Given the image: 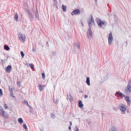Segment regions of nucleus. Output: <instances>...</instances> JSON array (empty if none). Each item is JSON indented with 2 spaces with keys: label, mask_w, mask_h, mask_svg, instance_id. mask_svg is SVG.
Returning a JSON list of instances; mask_svg holds the SVG:
<instances>
[{
  "label": "nucleus",
  "mask_w": 131,
  "mask_h": 131,
  "mask_svg": "<svg viewBox=\"0 0 131 131\" xmlns=\"http://www.w3.org/2000/svg\"><path fill=\"white\" fill-rule=\"evenodd\" d=\"M97 22L99 26L100 27H102V25H104L105 23H106L105 21L104 22L100 19H97Z\"/></svg>",
  "instance_id": "obj_1"
},
{
  "label": "nucleus",
  "mask_w": 131,
  "mask_h": 131,
  "mask_svg": "<svg viewBox=\"0 0 131 131\" xmlns=\"http://www.w3.org/2000/svg\"><path fill=\"white\" fill-rule=\"evenodd\" d=\"M113 37L112 33L111 32L109 34L108 37V43L109 45H110L111 44L112 41L113 40Z\"/></svg>",
  "instance_id": "obj_2"
},
{
  "label": "nucleus",
  "mask_w": 131,
  "mask_h": 131,
  "mask_svg": "<svg viewBox=\"0 0 131 131\" xmlns=\"http://www.w3.org/2000/svg\"><path fill=\"white\" fill-rule=\"evenodd\" d=\"M19 36L20 40L23 42H24L25 39V36L21 34H19Z\"/></svg>",
  "instance_id": "obj_3"
},
{
  "label": "nucleus",
  "mask_w": 131,
  "mask_h": 131,
  "mask_svg": "<svg viewBox=\"0 0 131 131\" xmlns=\"http://www.w3.org/2000/svg\"><path fill=\"white\" fill-rule=\"evenodd\" d=\"M121 111L122 112H124L126 110V107L123 104H121L119 106Z\"/></svg>",
  "instance_id": "obj_4"
},
{
  "label": "nucleus",
  "mask_w": 131,
  "mask_h": 131,
  "mask_svg": "<svg viewBox=\"0 0 131 131\" xmlns=\"http://www.w3.org/2000/svg\"><path fill=\"white\" fill-rule=\"evenodd\" d=\"M80 13V11L79 9H76L74 10L73 12H72L71 14L72 15H77L78 14H79Z\"/></svg>",
  "instance_id": "obj_5"
},
{
  "label": "nucleus",
  "mask_w": 131,
  "mask_h": 131,
  "mask_svg": "<svg viewBox=\"0 0 131 131\" xmlns=\"http://www.w3.org/2000/svg\"><path fill=\"white\" fill-rule=\"evenodd\" d=\"M94 19L93 18V17L92 16H91V19L89 20V22H88V25H89V28H91V26L92 25V24H91V23L92 24V22H93Z\"/></svg>",
  "instance_id": "obj_6"
},
{
  "label": "nucleus",
  "mask_w": 131,
  "mask_h": 131,
  "mask_svg": "<svg viewBox=\"0 0 131 131\" xmlns=\"http://www.w3.org/2000/svg\"><path fill=\"white\" fill-rule=\"evenodd\" d=\"M87 35L89 37H92V31L91 28H89L87 31Z\"/></svg>",
  "instance_id": "obj_7"
},
{
  "label": "nucleus",
  "mask_w": 131,
  "mask_h": 131,
  "mask_svg": "<svg viewBox=\"0 0 131 131\" xmlns=\"http://www.w3.org/2000/svg\"><path fill=\"white\" fill-rule=\"evenodd\" d=\"M27 12L28 14V16H29V18L30 19V20H32L34 18L33 16L32 15L31 12L29 10H27Z\"/></svg>",
  "instance_id": "obj_8"
},
{
  "label": "nucleus",
  "mask_w": 131,
  "mask_h": 131,
  "mask_svg": "<svg viewBox=\"0 0 131 131\" xmlns=\"http://www.w3.org/2000/svg\"><path fill=\"white\" fill-rule=\"evenodd\" d=\"M69 99V100L70 102L72 101L73 100V98L72 96L71 93H69V95H68L67 97V99Z\"/></svg>",
  "instance_id": "obj_9"
},
{
  "label": "nucleus",
  "mask_w": 131,
  "mask_h": 131,
  "mask_svg": "<svg viewBox=\"0 0 131 131\" xmlns=\"http://www.w3.org/2000/svg\"><path fill=\"white\" fill-rule=\"evenodd\" d=\"M115 95L119 97L122 98L123 94L122 93L117 91L116 92Z\"/></svg>",
  "instance_id": "obj_10"
},
{
  "label": "nucleus",
  "mask_w": 131,
  "mask_h": 131,
  "mask_svg": "<svg viewBox=\"0 0 131 131\" xmlns=\"http://www.w3.org/2000/svg\"><path fill=\"white\" fill-rule=\"evenodd\" d=\"M0 114L4 117H6V116L4 114V111L3 109H1L0 110Z\"/></svg>",
  "instance_id": "obj_11"
},
{
  "label": "nucleus",
  "mask_w": 131,
  "mask_h": 131,
  "mask_svg": "<svg viewBox=\"0 0 131 131\" xmlns=\"http://www.w3.org/2000/svg\"><path fill=\"white\" fill-rule=\"evenodd\" d=\"M12 67L11 66L8 65L6 67V71L7 73H9L10 72V71L11 70Z\"/></svg>",
  "instance_id": "obj_12"
},
{
  "label": "nucleus",
  "mask_w": 131,
  "mask_h": 131,
  "mask_svg": "<svg viewBox=\"0 0 131 131\" xmlns=\"http://www.w3.org/2000/svg\"><path fill=\"white\" fill-rule=\"evenodd\" d=\"M125 99L127 102V104L128 105H130V101L129 100L130 98L129 97L127 96H125Z\"/></svg>",
  "instance_id": "obj_13"
},
{
  "label": "nucleus",
  "mask_w": 131,
  "mask_h": 131,
  "mask_svg": "<svg viewBox=\"0 0 131 131\" xmlns=\"http://www.w3.org/2000/svg\"><path fill=\"white\" fill-rule=\"evenodd\" d=\"M78 104L80 108H81L83 107V104L82 103V101H81L80 100L79 101Z\"/></svg>",
  "instance_id": "obj_14"
},
{
  "label": "nucleus",
  "mask_w": 131,
  "mask_h": 131,
  "mask_svg": "<svg viewBox=\"0 0 131 131\" xmlns=\"http://www.w3.org/2000/svg\"><path fill=\"white\" fill-rule=\"evenodd\" d=\"M35 15L36 16V17L37 19L38 20L39 19V17L38 16V11L37 10H36L35 13Z\"/></svg>",
  "instance_id": "obj_15"
},
{
  "label": "nucleus",
  "mask_w": 131,
  "mask_h": 131,
  "mask_svg": "<svg viewBox=\"0 0 131 131\" xmlns=\"http://www.w3.org/2000/svg\"><path fill=\"white\" fill-rule=\"evenodd\" d=\"M86 83L88 85H90V81L89 78L88 77L86 78Z\"/></svg>",
  "instance_id": "obj_16"
},
{
  "label": "nucleus",
  "mask_w": 131,
  "mask_h": 131,
  "mask_svg": "<svg viewBox=\"0 0 131 131\" xmlns=\"http://www.w3.org/2000/svg\"><path fill=\"white\" fill-rule=\"evenodd\" d=\"M62 9L63 11L64 12L66 11L67 10L66 6L65 5H64L63 4L62 5Z\"/></svg>",
  "instance_id": "obj_17"
},
{
  "label": "nucleus",
  "mask_w": 131,
  "mask_h": 131,
  "mask_svg": "<svg viewBox=\"0 0 131 131\" xmlns=\"http://www.w3.org/2000/svg\"><path fill=\"white\" fill-rule=\"evenodd\" d=\"M127 89V90H128L129 92H131V86L129 84L128 85Z\"/></svg>",
  "instance_id": "obj_18"
},
{
  "label": "nucleus",
  "mask_w": 131,
  "mask_h": 131,
  "mask_svg": "<svg viewBox=\"0 0 131 131\" xmlns=\"http://www.w3.org/2000/svg\"><path fill=\"white\" fill-rule=\"evenodd\" d=\"M109 131H117L116 127H112L111 129H110Z\"/></svg>",
  "instance_id": "obj_19"
},
{
  "label": "nucleus",
  "mask_w": 131,
  "mask_h": 131,
  "mask_svg": "<svg viewBox=\"0 0 131 131\" xmlns=\"http://www.w3.org/2000/svg\"><path fill=\"white\" fill-rule=\"evenodd\" d=\"M43 85H41V84H39L38 86L39 87V89L40 91H42V90L43 89Z\"/></svg>",
  "instance_id": "obj_20"
},
{
  "label": "nucleus",
  "mask_w": 131,
  "mask_h": 131,
  "mask_svg": "<svg viewBox=\"0 0 131 131\" xmlns=\"http://www.w3.org/2000/svg\"><path fill=\"white\" fill-rule=\"evenodd\" d=\"M18 16L17 13H15V17H14V19L16 20V21H18Z\"/></svg>",
  "instance_id": "obj_21"
},
{
  "label": "nucleus",
  "mask_w": 131,
  "mask_h": 131,
  "mask_svg": "<svg viewBox=\"0 0 131 131\" xmlns=\"http://www.w3.org/2000/svg\"><path fill=\"white\" fill-rule=\"evenodd\" d=\"M18 121L20 124L23 123V120L21 118H19L18 119Z\"/></svg>",
  "instance_id": "obj_22"
},
{
  "label": "nucleus",
  "mask_w": 131,
  "mask_h": 131,
  "mask_svg": "<svg viewBox=\"0 0 131 131\" xmlns=\"http://www.w3.org/2000/svg\"><path fill=\"white\" fill-rule=\"evenodd\" d=\"M4 49L7 50H8L9 49V47L7 45H5L4 47Z\"/></svg>",
  "instance_id": "obj_23"
},
{
  "label": "nucleus",
  "mask_w": 131,
  "mask_h": 131,
  "mask_svg": "<svg viewBox=\"0 0 131 131\" xmlns=\"http://www.w3.org/2000/svg\"><path fill=\"white\" fill-rule=\"evenodd\" d=\"M51 116L52 118L53 119H54L56 117L55 115L54 114L51 113Z\"/></svg>",
  "instance_id": "obj_24"
},
{
  "label": "nucleus",
  "mask_w": 131,
  "mask_h": 131,
  "mask_svg": "<svg viewBox=\"0 0 131 131\" xmlns=\"http://www.w3.org/2000/svg\"><path fill=\"white\" fill-rule=\"evenodd\" d=\"M20 54L22 58H23L25 54L23 51H21L20 52Z\"/></svg>",
  "instance_id": "obj_25"
},
{
  "label": "nucleus",
  "mask_w": 131,
  "mask_h": 131,
  "mask_svg": "<svg viewBox=\"0 0 131 131\" xmlns=\"http://www.w3.org/2000/svg\"><path fill=\"white\" fill-rule=\"evenodd\" d=\"M42 76L43 79H44L45 78V74L44 73H42Z\"/></svg>",
  "instance_id": "obj_26"
},
{
  "label": "nucleus",
  "mask_w": 131,
  "mask_h": 131,
  "mask_svg": "<svg viewBox=\"0 0 131 131\" xmlns=\"http://www.w3.org/2000/svg\"><path fill=\"white\" fill-rule=\"evenodd\" d=\"M23 127L25 129H27V127L26 125L25 124H24L23 125Z\"/></svg>",
  "instance_id": "obj_27"
},
{
  "label": "nucleus",
  "mask_w": 131,
  "mask_h": 131,
  "mask_svg": "<svg viewBox=\"0 0 131 131\" xmlns=\"http://www.w3.org/2000/svg\"><path fill=\"white\" fill-rule=\"evenodd\" d=\"M4 107L5 109H6L8 108V107L7 106V105L6 104H4Z\"/></svg>",
  "instance_id": "obj_28"
},
{
  "label": "nucleus",
  "mask_w": 131,
  "mask_h": 131,
  "mask_svg": "<svg viewBox=\"0 0 131 131\" xmlns=\"http://www.w3.org/2000/svg\"><path fill=\"white\" fill-rule=\"evenodd\" d=\"M13 93L12 92H10V95H11V96L13 97V98H14L15 97L13 95Z\"/></svg>",
  "instance_id": "obj_29"
},
{
  "label": "nucleus",
  "mask_w": 131,
  "mask_h": 131,
  "mask_svg": "<svg viewBox=\"0 0 131 131\" xmlns=\"http://www.w3.org/2000/svg\"><path fill=\"white\" fill-rule=\"evenodd\" d=\"M29 65L31 69H33L34 68V67H33V65L31 64H29Z\"/></svg>",
  "instance_id": "obj_30"
},
{
  "label": "nucleus",
  "mask_w": 131,
  "mask_h": 131,
  "mask_svg": "<svg viewBox=\"0 0 131 131\" xmlns=\"http://www.w3.org/2000/svg\"><path fill=\"white\" fill-rule=\"evenodd\" d=\"M0 94L1 95H3V92L2 90L0 89Z\"/></svg>",
  "instance_id": "obj_31"
},
{
  "label": "nucleus",
  "mask_w": 131,
  "mask_h": 131,
  "mask_svg": "<svg viewBox=\"0 0 131 131\" xmlns=\"http://www.w3.org/2000/svg\"><path fill=\"white\" fill-rule=\"evenodd\" d=\"M75 129H76L75 130V131H79L77 127H75Z\"/></svg>",
  "instance_id": "obj_32"
},
{
  "label": "nucleus",
  "mask_w": 131,
  "mask_h": 131,
  "mask_svg": "<svg viewBox=\"0 0 131 131\" xmlns=\"http://www.w3.org/2000/svg\"><path fill=\"white\" fill-rule=\"evenodd\" d=\"M9 89L10 92H13V89L12 88H9Z\"/></svg>",
  "instance_id": "obj_33"
},
{
  "label": "nucleus",
  "mask_w": 131,
  "mask_h": 131,
  "mask_svg": "<svg viewBox=\"0 0 131 131\" xmlns=\"http://www.w3.org/2000/svg\"><path fill=\"white\" fill-rule=\"evenodd\" d=\"M76 45H77V47H78V48L79 49H80V46L78 45V44H76Z\"/></svg>",
  "instance_id": "obj_34"
},
{
  "label": "nucleus",
  "mask_w": 131,
  "mask_h": 131,
  "mask_svg": "<svg viewBox=\"0 0 131 131\" xmlns=\"http://www.w3.org/2000/svg\"><path fill=\"white\" fill-rule=\"evenodd\" d=\"M84 97L85 99H86L88 97V96L85 95L84 96Z\"/></svg>",
  "instance_id": "obj_35"
},
{
  "label": "nucleus",
  "mask_w": 131,
  "mask_h": 131,
  "mask_svg": "<svg viewBox=\"0 0 131 131\" xmlns=\"http://www.w3.org/2000/svg\"><path fill=\"white\" fill-rule=\"evenodd\" d=\"M53 1L54 2V4H56L57 2L56 0H53Z\"/></svg>",
  "instance_id": "obj_36"
},
{
  "label": "nucleus",
  "mask_w": 131,
  "mask_h": 131,
  "mask_svg": "<svg viewBox=\"0 0 131 131\" xmlns=\"http://www.w3.org/2000/svg\"><path fill=\"white\" fill-rule=\"evenodd\" d=\"M35 51L36 50H35V49L33 48L32 49V51L33 52H35Z\"/></svg>",
  "instance_id": "obj_37"
},
{
  "label": "nucleus",
  "mask_w": 131,
  "mask_h": 131,
  "mask_svg": "<svg viewBox=\"0 0 131 131\" xmlns=\"http://www.w3.org/2000/svg\"><path fill=\"white\" fill-rule=\"evenodd\" d=\"M28 102L26 101H24V103H27Z\"/></svg>",
  "instance_id": "obj_38"
},
{
  "label": "nucleus",
  "mask_w": 131,
  "mask_h": 131,
  "mask_svg": "<svg viewBox=\"0 0 131 131\" xmlns=\"http://www.w3.org/2000/svg\"><path fill=\"white\" fill-rule=\"evenodd\" d=\"M68 128L70 130L71 129V127L70 126H69L68 127Z\"/></svg>",
  "instance_id": "obj_39"
},
{
  "label": "nucleus",
  "mask_w": 131,
  "mask_h": 131,
  "mask_svg": "<svg viewBox=\"0 0 131 131\" xmlns=\"http://www.w3.org/2000/svg\"><path fill=\"white\" fill-rule=\"evenodd\" d=\"M52 53L54 55L55 54V53L54 52H52Z\"/></svg>",
  "instance_id": "obj_40"
},
{
  "label": "nucleus",
  "mask_w": 131,
  "mask_h": 131,
  "mask_svg": "<svg viewBox=\"0 0 131 131\" xmlns=\"http://www.w3.org/2000/svg\"><path fill=\"white\" fill-rule=\"evenodd\" d=\"M25 64L26 65H28V64L27 62H26V63H25Z\"/></svg>",
  "instance_id": "obj_41"
},
{
  "label": "nucleus",
  "mask_w": 131,
  "mask_h": 131,
  "mask_svg": "<svg viewBox=\"0 0 131 131\" xmlns=\"http://www.w3.org/2000/svg\"><path fill=\"white\" fill-rule=\"evenodd\" d=\"M70 125H71L72 124V122H70Z\"/></svg>",
  "instance_id": "obj_42"
},
{
  "label": "nucleus",
  "mask_w": 131,
  "mask_h": 131,
  "mask_svg": "<svg viewBox=\"0 0 131 131\" xmlns=\"http://www.w3.org/2000/svg\"><path fill=\"white\" fill-rule=\"evenodd\" d=\"M81 25H82V26H84L83 24L82 23H81Z\"/></svg>",
  "instance_id": "obj_43"
},
{
  "label": "nucleus",
  "mask_w": 131,
  "mask_h": 131,
  "mask_svg": "<svg viewBox=\"0 0 131 131\" xmlns=\"http://www.w3.org/2000/svg\"><path fill=\"white\" fill-rule=\"evenodd\" d=\"M26 104H27V105L28 106L29 105L28 104V103L27 102Z\"/></svg>",
  "instance_id": "obj_44"
},
{
  "label": "nucleus",
  "mask_w": 131,
  "mask_h": 131,
  "mask_svg": "<svg viewBox=\"0 0 131 131\" xmlns=\"http://www.w3.org/2000/svg\"><path fill=\"white\" fill-rule=\"evenodd\" d=\"M28 106L29 107H30L31 108V107L30 106V105H29Z\"/></svg>",
  "instance_id": "obj_45"
},
{
  "label": "nucleus",
  "mask_w": 131,
  "mask_h": 131,
  "mask_svg": "<svg viewBox=\"0 0 131 131\" xmlns=\"http://www.w3.org/2000/svg\"><path fill=\"white\" fill-rule=\"evenodd\" d=\"M126 44H127V42H126Z\"/></svg>",
  "instance_id": "obj_46"
},
{
  "label": "nucleus",
  "mask_w": 131,
  "mask_h": 131,
  "mask_svg": "<svg viewBox=\"0 0 131 131\" xmlns=\"http://www.w3.org/2000/svg\"><path fill=\"white\" fill-rule=\"evenodd\" d=\"M95 1H97V0H95Z\"/></svg>",
  "instance_id": "obj_47"
},
{
  "label": "nucleus",
  "mask_w": 131,
  "mask_h": 131,
  "mask_svg": "<svg viewBox=\"0 0 131 131\" xmlns=\"http://www.w3.org/2000/svg\"><path fill=\"white\" fill-rule=\"evenodd\" d=\"M6 118H7V117H6Z\"/></svg>",
  "instance_id": "obj_48"
},
{
  "label": "nucleus",
  "mask_w": 131,
  "mask_h": 131,
  "mask_svg": "<svg viewBox=\"0 0 131 131\" xmlns=\"http://www.w3.org/2000/svg\"><path fill=\"white\" fill-rule=\"evenodd\" d=\"M41 131H42V130H41Z\"/></svg>",
  "instance_id": "obj_49"
}]
</instances>
